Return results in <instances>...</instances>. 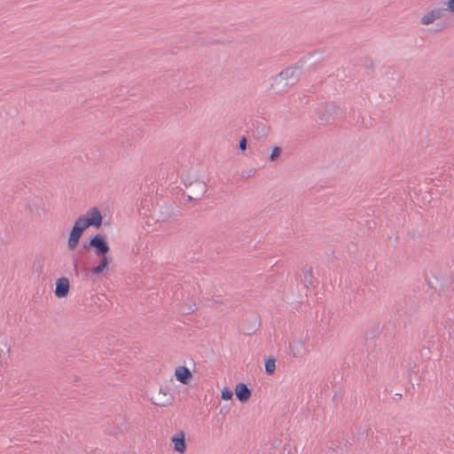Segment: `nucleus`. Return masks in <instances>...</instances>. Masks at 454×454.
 <instances>
[{
    "mask_svg": "<svg viewBox=\"0 0 454 454\" xmlns=\"http://www.w3.org/2000/svg\"><path fill=\"white\" fill-rule=\"evenodd\" d=\"M267 129H268V128L265 125H263V127L262 128L261 130H259V128H257V135L254 136V138L259 140V139L262 138L263 137H265L267 134Z\"/></svg>",
    "mask_w": 454,
    "mask_h": 454,
    "instance_id": "19",
    "label": "nucleus"
},
{
    "mask_svg": "<svg viewBox=\"0 0 454 454\" xmlns=\"http://www.w3.org/2000/svg\"><path fill=\"white\" fill-rule=\"evenodd\" d=\"M363 66L368 70H373V61L370 58H364Z\"/></svg>",
    "mask_w": 454,
    "mask_h": 454,
    "instance_id": "20",
    "label": "nucleus"
},
{
    "mask_svg": "<svg viewBox=\"0 0 454 454\" xmlns=\"http://www.w3.org/2000/svg\"><path fill=\"white\" fill-rule=\"evenodd\" d=\"M89 246L93 248L94 254L97 256L107 255V253L110 251L108 243L101 234H96L92 237L89 241Z\"/></svg>",
    "mask_w": 454,
    "mask_h": 454,
    "instance_id": "4",
    "label": "nucleus"
},
{
    "mask_svg": "<svg viewBox=\"0 0 454 454\" xmlns=\"http://www.w3.org/2000/svg\"><path fill=\"white\" fill-rule=\"evenodd\" d=\"M102 224V215L97 207L90 209L85 215L76 218L67 239V248L74 251L86 229L90 226L99 228Z\"/></svg>",
    "mask_w": 454,
    "mask_h": 454,
    "instance_id": "1",
    "label": "nucleus"
},
{
    "mask_svg": "<svg viewBox=\"0 0 454 454\" xmlns=\"http://www.w3.org/2000/svg\"><path fill=\"white\" fill-rule=\"evenodd\" d=\"M254 175V171L253 169H250L247 172H243L242 173V176L245 177V178H248V177H251Z\"/></svg>",
    "mask_w": 454,
    "mask_h": 454,
    "instance_id": "21",
    "label": "nucleus"
},
{
    "mask_svg": "<svg viewBox=\"0 0 454 454\" xmlns=\"http://www.w3.org/2000/svg\"><path fill=\"white\" fill-rule=\"evenodd\" d=\"M72 263H73V267H74V271L75 273L76 276L79 275V270H78V265H79V257H78V254H74L72 256Z\"/></svg>",
    "mask_w": 454,
    "mask_h": 454,
    "instance_id": "16",
    "label": "nucleus"
},
{
    "mask_svg": "<svg viewBox=\"0 0 454 454\" xmlns=\"http://www.w3.org/2000/svg\"><path fill=\"white\" fill-rule=\"evenodd\" d=\"M445 4L447 5L446 8H438L431 11L435 20L443 17L447 12L454 13V0H449Z\"/></svg>",
    "mask_w": 454,
    "mask_h": 454,
    "instance_id": "11",
    "label": "nucleus"
},
{
    "mask_svg": "<svg viewBox=\"0 0 454 454\" xmlns=\"http://www.w3.org/2000/svg\"><path fill=\"white\" fill-rule=\"evenodd\" d=\"M235 394L241 403H245L250 398L252 391L245 383H238L235 387Z\"/></svg>",
    "mask_w": 454,
    "mask_h": 454,
    "instance_id": "8",
    "label": "nucleus"
},
{
    "mask_svg": "<svg viewBox=\"0 0 454 454\" xmlns=\"http://www.w3.org/2000/svg\"><path fill=\"white\" fill-rule=\"evenodd\" d=\"M289 348L294 357H302L307 353L306 344L302 340H294Z\"/></svg>",
    "mask_w": 454,
    "mask_h": 454,
    "instance_id": "5",
    "label": "nucleus"
},
{
    "mask_svg": "<svg viewBox=\"0 0 454 454\" xmlns=\"http://www.w3.org/2000/svg\"><path fill=\"white\" fill-rule=\"evenodd\" d=\"M100 257L101 259L99 263L97 266L90 269V272L94 275H98L102 273L105 270V269L108 267L109 263L112 261V257L108 255H104Z\"/></svg>",
    "mask_w": 454,
    "mask_h": 454,
    "instance_id": "10",
    "label": "nucleus"
},
{
    "mask_svg": "<svg viewBox=\"0 0 454 454\" xmlns=\"http://www.w3.org/2000/svg\"><path fill=\"white\" fill-rule=\"evenodd\" d=\"M302 65L301 61L286 67L273 77L270 88L278 92L286 91L294 86L300 79Z\"/></svg>",
    "mask_w": 454,
    "mask_h": 454,
    "instance_id": "2",
    "label": "nucleus"
},
{
    "mask_svg": "<svg viewBox=\"0 0 454 454\" xmlns=\"http://www.w3.org/2000/svg\"><path fill=\"white\" fill-rule=\"evenodd\" d=\"M316 121L319 125L333 124L336 120L344 116V111L333 103H325L316 110Z\"/></svg>",
    "mask_w": 454,
    "mask_h": 454,
    "instance_id": "3",
    "label": "nucleus"
},
{
    "mask_svg": "<svg viewBox=\"0 0 454 454\" xmlns=\"http://www.w3.org/2000/svg\"><path fill=\"white\" fill-rule=\"evenodd\" d=\"M302 276H303L302 281L306 287H309V286L313 285L314 276H313L312 268H310V267L304 268L302 270Z\"/></svg>",
    "mask_w": 454,
    "mask_h": 454,
    "instance_id": "12",
    "label": "nucleus"
},
{
    "mask_svg": "<svg viewBox=\"0 0 454 454\" xmlns=\"http://www.w3.org/2000/svg\"><path fill=\"white\" fill-rule=\"evenodd\" d=\"M233 393L232 391L228 387H223L221 391V397L223 400H231L232 398Z\"/></svg>",
    "mask_w": 454,
    "mask_h": 454,
    "instance_id": "15",
    "label": "nucleus"
},
{
    "mask_svg": "<svg viewBox=\"0 0 454 454\" xmlns=\"http://www.w3.org/2000/svg\"><path fill=\"white\" fill-rule=\"evenodd\" d=\"M434 20H435V17L434 16L432 12H429L422 17L421 23L423 25H429V24L433 23Z\"/></svg>",
    "mask_w": 454,
    "mask_h": 454,
    "instance_id": "14",
    "label": "nucleus"
},
{
    "mask_svg": "<svg viewBox=\"0 0 454 454\" xmlns=\"http://www.w3.org/2000/svg\"><path fill=\"white\" fill-rule=\"evenodd\" d=\"M175 375L176 380L183 384H188L192 378L191 371L185 366L176 367Z\"/></svg>",
    "mask_w": 454,
    "mask_h": 454,
    "instance_id": "9",
    "label": "nucleus"
},
{
    "mask_svg": "<svg viewBox=\"0 0 454 454\" xmlns=\"http://www.w3.org/2000/svg\"><path fill=\"white\" fill-rule=\"evenodd\" d=\"M194 184H195L196 186H198V188H199V190H200V195H201V196H202V195H204V194L206 193V192H207V185H206V184H205V183H203V182H200V181H196V182L194 183Z\"/></svg>",
    "mask_w": 454,
    "mask_h": 454,
    "instance_id": "18",
    "label": "nucleus"
},
{
    "mask_svg": "<svg viewBox=\"0 0 454 454\" xmlns=\"http://www.w3.org/2000/svg\"><path fill=\"white\" fill-rule=\"evenodd\" d=\"M275 363H276V360L274 358H269L265 361L264 367H265V372L268 374H272L275 372V369H276Z\"/></svg>",
    "mask_w": 454,
    "mask_h": 454,
    "instance_id": "13",
    "label": "nucleus"
},
{
    "mask_svg": "<svg viewBox=\"0 0 454 454\" xmlns=\"http://www.w3.org/2000/svg\"><path fill=\"white\" fill-rule=\"evenodd\" d=\"M239 142H248V140H247V137L245 135H242L239 137Z\"/></svg>",
    "mask_w": 454,
    "mask_h": 454,
    "instance_id": "23",
    "label": "nucleus"
},
{
    "mask_svg": "<svg viewBox=\"0 0 454 454\" xmlns=\"http://www.w3.org/2000/svg\"><path fill=\"white\" fill-rule=\"evenodd\" d=\"M90 247V246H89V242H88V243H84V244L82 245V248H83V249H87V248H88V247Z\"/></svg>",
    "mask_w": 454,
    "mask_h": 454,
    "instance_id": "24",
    "label": "nucleus"
},
{
    "mask_svg": "<svg viewBox=\"0 0 454 454\" xmlns=\"http://www.w3.org/2000/svg\"><path fill=\"white\" fill-rule=\"evenodd\" d=\"M280 153H281L280 147H278V146L274 147L270 155V160H276L277 158L279 156Z\"/></svg>",
    "mask_w": 454,
    "mask_h": 454,
    "instance_id": "17",
    "label": "nucleus"
},
{
    "mask_svg": "<svg viewBox=\"0 0 454 454\" xmlns=\"http://www.w3.org/2000/svg\"><path fill=\"white\" fill-rule=\"evenodd\" d=\"M174 450L184 453L186 450L185 435L183 431H180L174 434L171 438Z\"/></svg>",
    "mask_w": 454,
    "mask_h": 454,
    "instance_id": "7",
    "label": "nucleus"
},
{
    "mask_svg": "<svg viewBox=\"0 0 454 454\" xmlns=\"http://www.w3.org/2000/svg\"><path fill=\"white\" fill-rule=\"evenodd\" d=\"M239 151L244 152L247 150V144H239Z\"/></svg>",
    "mask_w": 454,
    "mask_h": 454,
    "instance_id": "22",
    "label": "nucleus"
},
{
    "mask_svg": "<svg viewBox=\"0 0 454 454\" xmlns=\"http://www.w3.org/2000/svg\"><path fill=\"white\" fill-rule=\"evenodd\" d=\"M69 291V280L62 277L56 281L55 295L59 298H64Z\"/></svg>",
    "mask_w": 454,
    "mask_h": 454,
    "instance_id": "6",
    "label": "nucleus"
}]
</instances>
